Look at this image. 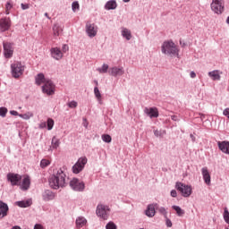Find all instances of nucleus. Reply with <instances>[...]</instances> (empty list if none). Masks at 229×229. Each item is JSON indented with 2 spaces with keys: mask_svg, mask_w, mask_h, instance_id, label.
I'll return each mask as SVG.
<instances>
[{
  "mask_svg": "<svg viewBox=\"0 0 229 229\" xmlns=\"http://www.w3.org/2000/svg\"><path fill=\"white\" fill-rule=\"evenodd\" d=\"M48 183L50 188L55 191L64 189V187H67V184L69 183V176H67V174L62 168L54 170L53 174L50 175L48 179Z\"/></svg>",
  "mask_w": 229,
  "mask_h": 229,
  "instance_id": "f257e3e1",
  "label": "nucleus"
},
{
  "mask_svg": "<svg viewBox=\"0 0 229 229\" xmlns=\"http://www.w3.org/2000/svg\"><path fill=\"white\" fill-rule=\"evenodd\" d=\"M161 51L164 55H172V56L178 55L180 50L173 41H165L161 47Z\"/></svg>",
  "mask_w": 229,
  "mask_h": 229,
  "instance_id": "f03ea898",
  "label": "nucleus"
},
{
  "mask_svg": "<svg viewBox=\"0 0 229 229\" xmlns=\"http://www.w3.org/2000/svg\"><path fill=\"white\" fill-rule=\"evenodd\" d=\"M175 189L183 198H189L192 194V187L182 182H176Z\"/></svg>",
  "mask_w": 229,
  "mask_h": 229,
  "instance_id": "7ed1b4c3",
  "label": "nucleus"
},
{
  "mask_svg": "<svg viewBox=\"0 0 229 229\" xmlns=\"http://www.w3.org/2000/svg\"><path fill=\"white\" fill-rule=\"evenodd\" d=\"M13 78H21L24 74V65L21 62H15L11 64Z\"/></svg>",
  "mask_w": 229,
  "mask_h": 229,
  "instance_id": "20e7f679",
  "label": "nucleus"
},
{
  "mask_svg": "<svg viewBox=\"0 0 229 229\" xmlns=\"http://www.w3.org/2000/svg\"><path fill=\"white\" fill-rule=\"evenodd\" d=\"M15 44L8 41L3 42V47H4V56L7 60H10V58L13 57V52L15 51Z\"/></svg>",
  "mask_w": 229,
  "mask_h": 229,
  "instance_id": "39448f33",
  "label": "nucleus"
},
{
  "mask_svg": "<svg viewBox=\"0 0 229 229\" xmlns=\"http://www.w3.org/2000/svg\"><path fill=\"white\" fill-rule=\"evenodd\" d=\"M87 162H89V159H87V157H81L78 159V161L75 163V165L72 166V173L74 174H80L81 171L85 169V165H87Z\"/></svg>",
  "mask_w": 229,
  "mask_h": 229,
  "instance_id": "423d86ee",
  "label": "nucleus"
},
{
  "mask_svg": "<svg viewBox=\"0 0 229 229\" xmlns=\"http://www.w3.org/2000/svg\"><path fill=\"white\" fill-rule=\"evenodd\" d=\"M87 162H89V159H87V157H81L78 159V161L75 163V165L72 166V173L74 174H80L81 171L85 169V165H87Z\"/></svg>",
  "mask_w": 229,
  "mask_h": 229,
  "instance_id": "0eeeda50",
  "label": "nucleus"
},
{
  "mask_svg": "<svg viewBox=\"0 0 229 229\" xmlns=\"http://www.w3.org/2000/svg\"><path fill=\"white\" fill-rule=\"evenodd\" d=\"M6 178L12 187H19V185H21V182H22V175L15 173H8Z\"/></svg>",
  "mask_w": 229,
  "mask_h": 229,
  "instance_id": "6e6552de",
  "label": "nucleus"
},
{
  "mask_svg": "<svg viewBox=\"0 0 229 229\" xmlns=\"http://www.w3.org/2000/svg\"><path fill=\"white\" fill-rule=\"evenodd\" d=\"M210 6L212 12L216 13V15H221L225 12V3H223V0H212Z\"/></svg>",
  "mask_w": 229,
  "mask_h": 229,
  "instance_id": "1a4fd4ad",
  "label": "nucleus"
},
{
  "mask_svg": "<svg viewBox=\"0 0 229 229\" xmlns=\"http://www.w3.org/2000/svg\"><path fill=\"white\" fill-rule=\"evenodd\" d=\"M70 187L76 192H83L85 191V182L80 181L78 178H73L70 181Z\"/></svg>",
  "mask_w": 229,
  "mask_h": 229,
  "instance_id": "9d476101",
  "label": "nucleus"
},
{
  "mask_svg": "<svg viewBox=\"0 0 229 229\" xmlns=\"http://www.w3.org/2000/svg\"><path fill=\"white\" fill-rule=\"evenodd\" d=\"M108 212H110L108 206H105L103 204L98 205L96 213L98 217L106 221V219H108Z\"/></svg>",
  "mask_w": 229,
  "mask_h": 229,
  "instance_id": "9b49d317",
  "label": "nucleus"
},
{
  "mask_svg": "<svg viewBox=\"0 0 229 229\" xmlns=\"http://www.w3.org/2000/svg\"><path fill=\"white\" fill-rule=\"evenodd\" d=\"M55 83L53 81L49 80L42 86L43 94H47V96H53L55 94Z\"/></svg>",
  "mask_w": 229,
  "mask_h": 229,
  "instance_id": "f8f14e48",
  "label": "nucleus"
},
{
  "mask_svg": "<svg viewBox=\"0 0 229 229\" xmlns=\"http://www.w3.org/2000/svg\"><path fill=\"white\" fill-rule=\"evenodd\" d=\"M12 28V20L10 17H4L0 19V32L4 33Z\"/></svg>",
  "mask_w": 229,
  "mask_h": 229,
  "instance_id": "ddd939ff",
  "label": "nucleus"
},
{
  "mask_svg": "<svg viewBox=\"0 0 229 229\" xmlns=\"http://www.w3.org/2000/svg\"><path fill=\"white\" fill-rule=\"evenodd\" d=\"M86 33L89 38H94L98 35V26L94 23L87 22L86 23Z\"/></svg>",
  "mask_w": 229,
  "mask_h": 229,
  "instance_id": "4468645a",
  "label": "nucleus"
},
{
  "mask_svg": "<svg viewBox=\"0 0 229 229\" xmlns=\"http://www.w3.org/2000/svg\"><path fill=\"white\" fill-rule=\"evenodd\" d=\"M18 187L21 191H28L31 187V178H30V175H25Z\"/></svg>",
  "mask_w": 229,
  "mask_h": 229,
  "instance_id": "2eb2a0df",
  "label": "nucleus"
},
{
  "mask_svg": "<svg viewBox=\"0 0 229 229\" xmlns=\"http://www.w3.org/2000/svg\"><path fill=\"white\" fill-rule=\"evenodd\" d=\"M144 114H146V115H148V117H150V119H154L158 117L159 113H158V108L157 107H145L144 108Z\"/></svg>",
  "mask_w": 229,
  "mask_h": 229,
  "instance_id": "dca6fc26",
  "label": "nucleus"
},
{
  "mask_svg": "<svg viewBox=\"0 0 229 229\" xmlns=\"http://www.w3.org/2000/svg\"><path fill=\"white\" fill-rule=\"evenodd\" d=\"M56 198V193L53 192L51 190H45L42 192L43 201H53Z\"/></svg>",
  "mask_w": 229,
  "mask_h": 229,
  "instance_id": "f3484780",
  "label": "nucleus"
},
{
  "mask_svg": "<svg viewBox=\"0 0 229 229\" xmlns=\"http://www.w3.org/2000/svg\"><path fill=\"white\" fill-rule=\"evenodd\" d=\"M51 56L55 60H62L64 58V53L59 47H52L50 49Z\"/></svg>",
  "mask_w": 229,
  "mask_h": 229,
  "instance_id": "a211bd4d",
  "label": "nucleus"
},
{
  "mask_svg": "<svg viewBox=\"0 0 229 229\" xmlns=\"http://www.w3.org/2000/svg\"><path fill=\"white\" fill-rule=\"evenodd\" d=\"M8 210H10L8 204L3 202V200H0V219H3L8 216Z\"/></svg>",
  "mask_w": 229,
  "mask_h": 229,
  "instance_id": "6ab92c4d",
  "label": "nucleus"
},
{
  "mask_svg": "<svg viewBox=\"0 0 229 229\" xmlns=\"http://www.w3.org/2000/svg\"><path fill=\"white\" fill-rule=\"evenodd\" d=\"M217 146L220 151H222V153H225V155H229V141H226V140L218 141Z\"/></svg>",
  "mask_w": 229,
  "mask_h": 229,
  "instance_id": "aec40b11",
  "label": "nucleus"
},
{
  "mask_svg": "<svg viewBox=\"0 0 229 229\" xmlns=\"http://www.w3.org/2000/svg\"><path fill=\"white\" fill-rule=\"evenodd\" d=\"M108 72L111 76H114V77L123 76V74H124V69L123 67L118 68V67L114 66V67L110 68Z\"/></svg>",
  "mask_w": 229,
  "mask_h": 229,
  "instance_id": "412c9836",
  "label": "nucleus"
},
{
  "mask_svg": "<svg viewBox=\"0 0 229 229\" xmlns=\"http://www.w3.org/2000/svg\"><path fill=\"white\" fill-rule=\"evenodd\" d=\"M49 81V79H46V76L44 75V73H38L36 77H35V83L38 86L40 85H44L46 84L47 81Z\"/></svg>",
  "mask_w": 229,
  "mask_h": 229,
  "instance_id": "4be33fe9",
  "label": "nucleus"
},
{
  "mask_svg": "<svg viewBox=\"0 0 229 229\" xmlns=\"http://www.w3.org/2000/svg\"><path fill=\"white\" fill-rule=\"evenodd\" d=\"M201 173H202V176H203V180L206 183V185H210V173L208 172V167H203L201 169Z\"/></svg>",
  "mask_w": 229,
  "mask_h": 229,
  "instance_id": "5701e85b",
  "label": "nucleus"
},
{
  "mask_svg": "<svg viewBox=\"0 0 229 229\" xmlns=\"http://www.w3.org/2000/svg\"><path fill=\"white\" fill-rule=\"evenodd\" d=\"M155 207H157V204H149L145 211L146 216L148 217H154L156 211Z\"/></svg>",
  "mask_w": 229,
  "mask_h": 229,
  "instance_id": "b1692460",
  "label": "nucleus"
},
{
  "mask_svg": "<svg viewBox=\"0 0 229 229\" xmlns=\"http://www.w3.org/2000/svg\"><path fill=\"white\" fill-rule=\"evenodd\" d=\"M208 74L209 78L213 80V81H219L221 80V75L219 74L218 70H214L212 72H209Z\"/></svg>",
  "mask_w": 229,
  "mask_h": 229,
  "instance_id": "393cba45",
  "label": "nucleus"
},
{
  "mask_svg": "<svg viewBox=\"0 0 229 229\" xmlns=\"http://www.w3.org/2000/svg\"><path fill=\"white\" fill-rule=\"evenodd\" d=\"M117 8V2L115 0H109L105 4V10H115Z\"/></svg>",
  "mask_w": 229,
  "mask_h": 229,
  "instance_id": "a878e982",
  "label": "nucleus"
},
{
  "mask_svg": "<svg viewBox=\"0 0 229 229\" xmlns=\"http://www.w3.org/2000/svg\"><path fill=\"white\" fill-rule=\"evenodd\" d=\"M76 226L77 228H83V226H85V225H87V218L86 217H83V216H79L77 219H76Z\"/></svg>",
  "mask_w": 229,
  "mask_h": 229,
  "instance_id": "bb28decb",
  "label": "nucleus"
},
{
  "mask_svg": "<svg viewBox=\"0 0 229 229\" xmlns=\"http://www.w3.org/2000/svg\"><path fill=\"white\" fill-rule=\"evenodd\" d=\"M122 37H123V38H126V40H131V30L126 29V28H123L122 29Z\"/></svg>",
  "mask_w": 229,
  "mask_h": 229,
  "instance_id": "cd10ccee",
  "label": "nucleus"
},
{
  "mask_svg": "<svg viewBox=\"0 0 229 229\" xmlns=\"http://www.w3.org/2000/svg\"><path fill=\"white\" fill-rule=\"evenodd\" d=\"M16 205L21 208H28V207H31V200H21L17 201Z\"/></svg>",
  "mask_w": 229,
  "mask_h": 229,
  "instance_id": "c85d7f7f",
  "label": "nucleus"
},
{
  "mask_svg": "<svg viewBox=\"0 0 229 229\" xmlns=\"http://www.w3.org/2000/svg\"><path fill=\"white\" fill-rule=\"evenodd\" d=\"M94 94H95V97L97 98L99 105H103V99H102L101 92L99 91V88H98V86H96L94 88Z\"/></svg>",
  "mask_w": 229,
  "mask_h": 229,
  "instance_id": "c756f323",
  "label": "nucleus"
},
{
  "mask_svg": "<svg viewBox=\"0 0 229 229\" xmlns=\"http://www.w3.org/2000/svg\"><path fill=\"white\" fill-rule=\"evenodd\" d=\"M62 30H63L62 27L58 23L54 24L53 31H54L55 37H59L60 33H62Z\"/></svg>",
  "mask_w": 229,
  "mask_h": 229,
  "instance_id": "7c9ffc66",
  "label": "nucleus"
},
{
  "mask_svg": "<svg viewBox=\"0 0 229 229\" xmlns=\"http://www.w3.org/2000/svg\"><path fill=\"white\" fill-rule=\"evenodd\" d=\"M52 146V149H58V148L60 147V140H58V138H56V136H54L52 138V142H51Z\"/></svg>",
  "mask_w": 229,
  "mask_h": 229,
  "instance_id": "2f4dec72",
  "label": "nucleus"
},
{
  "mask_svg": "<svg viewBox=\"0 0 229 229\" xmlns=\"http://www.w3.org/2000/svg\"><path fill=\"white\" fill-rule=\"evenodd\" d=\"M172 208L174 210H175L177 216H179L180 217H182V216H183L185 214V211L183 209H182V208H180V206H173Z\"/></svg>",
  "mask_w": 229,
  "mask_h": 229,
  "instance_id": "473e14b6",
  "label": "nucleus"
},
{
  "mask_svg": "<svg viewBox=\"0 0 229 229\" xmlns=\"http://www.w3.org/2000/svg\"><path fill=\"white\" fill-rule=\"evenodd\" d=\"M48 165H51V161L49 159L44 158L40 161L41 169H46Z\"/></svg>",
  "mask_w": 229,
  "mask_h": 229,
  "instance_id": "72a5a7b5",
  "label": "nucleus"
},
{
  "mask_svg": "<svg viewBox=\"0 0 229 229\" xmlns=\"http://www.w3.org/2000/svg\"><path fill=\"white\" fill-rule=\"evenodd\" d=\"M97 71L100 72V74H106L108 72V64H104L101 68H98Z\"/></svg>",
  "mask_w": 229,
  "mask_h": 229,
  "instance_id": "f704fd0d",
  "label": "nucleus"
},
{
  "mask_svg": "<svg viewBox=\"0 0 229 229\" xmlns=\"http://www.w3.org/2000/svg\"><path fill=\"white\" fill-rule=\"evenodd\" d=\"M13 8V4L11 1L7 2L5 4V14L10 15V10Z\"/></svg>",
  "mask_w": 229,
  "mask_h": 229,
  "instance_id": "c9c22d12",
  "label": "nucleus"
},
{
  "mask_svg": "<svg viewBox=\"0 0 229 229\" xmlns=\"http://www.w3.org/2000/svg\"><path fill=\"white\" fill-rule=\"evenodd\" d=\"M224 220L227 225H229V211L228 208H224V214H223Z\"/></svg>",
  "mask_w": 229,
  "mask_h": 229,
  "instance_id": "e433bc0d",
  "label": "nucleus"
},
{
  "mask_svg": "<svg viewBox=\"0 0 229 229\" xmlns=\"http://www.w3.org/2000/svg\"><path fill=\"white\" fill-rule=\"evenodd\" d=\"M101 138L102 140L104 142H106L107 144H110V142H112V136H110L109 134H103Z\"/></svg>",
  "mask_w": 229,
  "mask_h": 229,
  "instance_id": "4c0bfd02",
  "label": "nucleus"
},
{
  "mask_svg": "<svg viewBox=\"0 0 229 229\" xmlns=\"http://www.w3.org/2000/svg\"><path fill=\"white\" fill-rule=\"evenodd\" d=\"M72 12H78V10H80V3H78V1L72 2Z\"/></svg>",
  "mask_w": 229,
  "mask_h": 229,
  "instance_id": "58836bf2",
  "label": "nucleus"
},
{
  "mask_svg": "<svg viewBox=\"0 0 229 229\" xmlns=\"http://www.w3.org/2000/svg\"><path fill=\"white\" fill-rule=\"evenodd\" d=\"M47 124V130H53V126H55V120H53L52 118H48Z\"/></svg>",
  "mask_w": 229,
  "mask_h": 229,
  "instance_id": "ea45409f",
  "label": "nucleus"
},
{
  "mask_svg": "<svg viewBox=\"0 0 229 229\" xmlns=\"http://www.w3.org/2000/svg\"><path fill=\"white\" fill-rule=\"evenodd\" d=\"M8 114V109L6 107H0V117H6Z\"/></svg>",
  "mask_w": 229,
  "mask_h": 229,
  "instance_id": "a19ab883",
  "label": "nucleus"
},
{
  "mask_svg": "<svg viewBox=\"0 0 229 229\" xmlns=\"http://www.w3.org/2000/svg\"><path fill=\"white\" fill-rule=\"evenodd\" d=\"M154 135L156 137H164V135H165V131H158V130H155L154 131Z\"/></svg>",
  "mask_w": 229,
  "mask_h": 229,
  "instance_id": "79ce46f5",
  "label": "nucleus"
},
{
  "mask_svg": "<svg viewBox=\"0 0 229 229\" xmlns=\"http://www.w3.org/2000/svg\"><path fill=\"white\" fill-rule=\"evenodd\" d=\"M19 117H21V119H30V117H33V114L31 113H28V114H19Z\"/></svg>",
  "mask_w": 229,
  "mask_h": 229,
  "instance_id": "37998d69",
  "label": "nucleus"
},
{
  "mask_svg": "<svg viewBox=\"0 0 229 229\" xmlns=\"http://www.w3.org/2000/svg\"><path fill=\"white\" fill-rule=\"evenodd\" d=\"M106 229H117V225H115L114 222H109L106 224Z\"/></svg>",
  "mask_w": 229,
  "mask_h": 229,
  "instance_id": "c03bdc74",
  "label": "nucleus"
},
{
  "mask_svg": "<svg viewBox=\"0 0 229 229\" xmlns=\"http://www.w3.org/2000/svg\"><path fill=\"white\" fill-rule=\"evenodd\" d=\"M69 108H76L78 106V102L72 100L67 104Z\"/></svg>",
  "mask_w": 229,
  "mask_h": 229,
  "instance_id": "a18cd8bd",
  "label": "nucleus"
},
{
  "mask_svg": "<svg viewBox=\"0 0 229 229\" xmlns=\"http://www.w3.org/2000/svg\"><path fill=\"white\" fill-rule=\"evenodd\" d=\"M158 212H160L163 216H167V210H165V208L164 207L159 208Z\"/></svg>",
  "mask_w": 229,
  "mask_h": 229,
  "instance_id": "49530a36",
  "label": "nucleus"
},
{
  "mask_svg": "<svg viewBox=\"0 0 229 229\" xmlns=\"http://www.w3.org/2000/svg\"><path fill=\"white\" fill-rule=\"evenodd\" d=\"M170 195L172 198H176V196H178V192H176V190H172Z\"/></svg>",
  "mask_w": 229,
  "mask_h": 229,
  "instance_id": "de8ad7c7",
  "label": "nucleus"
},
{
  "mask_svg": "<svg viewBox=\"0 0 229 229\" xmlns=\"http://www.w3.org/2000/svg\"><path fill=\"white\" fill-rule=\"evenodd\" d=\"M21 6L22 10H28L30 8V4H21Z\"/></svg>",
  "mask_w": 229,
  "mask_h": 229,
  "instance_id": "09e8293b",
  "label": "nucleus"
},
{
  "mask_svg": "<svg viewBox=\"0 0 229 229\" xmlns=\"http://www.w3.org/2000/svg\"><path fill=\"white\" fill-rule=\"evenodd\" d=\"M62 49H63V53H67V51H69V46L68 45H64Z\"/></svg>",
  "mask_w": 229,
  "mask_h": 229,
  "instance_id": "8fccbe9b",
  "label": "nucleus"
},
{
  "mask_svg": "<svg viewBox=\"0 0 229 229\" xmlns=\"http://www.w3.org/2000/svg\"><path fill=\"white\" fill-rule=\"evenodd\" d=\"M166 226L168 228H171V226H173V222H171V219L169 218L166 219Z\"/></svg>",
  "mask_w": 229,
  "mask_h": 229,
  "instance_id": "3c124183",
  "label": "nucleus"
},
{
  "mask_svg": "<svg viewBox=\"0 0 229 229\" xmlns=\"http://www.w3.org/2000/svg\"><path fill=\"white\" fill-rule=\"evenodd\" d=\"M223 114H224V115H225V117H228V115H229V107L225 108V109L223 111Z\"/></svg>",
  "mask_w": 229,
  "mask_h": 229,
  "instance_id": "603ef678",
  "label": "nucleus"
},
{
  "mask_svg": "<svg viewBox=\"0 0 229 229\" xmlns=\"http://www.w3.org/2000/svg\"><path fill=\"white\" fill-rule=\"evenodd\" d=\"M34 229H44V226H42L40 224H36Z\"/></svg>",
  "mask_w": 229,
  "mask_h": 229,
  "instance_id": "864d4df0",
  "label": "nucleus"
},
{
  "mask_svg": "<svg viewBox=\"0 0 229 229\" xmlns=\"http://www.w3.org/2000/svg\"><path fill=\"white\" fill-rule=\"evenodd\" d=\"M11 115H19V112L15 111V110H12L10 111Z\"/></svg>",
  "mask_w": 229,
  "mask_h": 229,
  "instance_id": "5fc2aeb1",
  "label": "nucleus"
},
{
  "mask_svg": "<svg viewBox=\"0 0 229 229\" xmlns=\"http://www.w3.org/2000/svg\"><path fill=\"white\" fill-rule=\"evenodd\" d=\"M190 137H191L192 142H196V136L195 135L190 134Z\"/></svg>",
  "mask_w": 229,
  "mask_h": 229,
  "instance_id": "6e6d98bb",
  "label": "nucleus"
},
{
  "mask_svg": "<svg viewBox=\"0 0 229 229\" xmlns=\"http://www.w3.org/2000/svg\"><path fill=\"white\" fill-rule=\"evenodd\" d=\"M190 76L192 79L196 78V72H191Z\"/></svg>",
  "mask_w": 229,
  "mask_h": 229,
  "instance_id": "4d7b16f0",
  "label": "nucleus"
},
{
  "mask_svg": "<svg viewBox=\"0 0 229 229\" xmlns=\"http://www.w3.org/2000/svg\"><path fill=\"white\" fill-rule=\"evenodd\" d=\"M46 126H47L46 122L41 123L39 124V128H46Z\"/></svg>",
  "mask_w": 229,
  "mask_h": 229,
  "instance_id": "13d9d810",
  "label": "nucleus"
},
{
  "mask_svg": "<svg viewBox=\"0 0 229 229\" xmlns=\"http://www.w3.org/2000/svg\"><path fill=\"white\" fill-rule=\"evenodd\" d=\"M171 119H172V121H178V116H176V115H172V116H171Z\"/></svg>",
  "mask_w": 229,
  "mask_h": 229,
  "instance_id": "bf43d9fd",
  "label": "nucleus"
},
{
  "mask_svg": "<svg viewBox=\"0 0 229 229\" xmlns=\"http://www.w3.org/2000/svg\"><path fill=\"white\" fill-rule=\"evenodd\" d=\"M45 17H47L48 19H51V17H49V13H45Z\"/></svg>",
  "mask_w": 229,
  "mask_h": 229,
  "instance_id": "052dcab7",
  "label": "nucleus"
},
{
  "mask_svg": "<svg viewBox=\"0 0 229 229\" xmlns=\"http://www.w3.org/2000/svg\"><path fill=\"white\" fill-rule=\"evenodd\" d=\"M94 83H95L96 87H98V85H99V83L98 82V81H94Z\"/></svg>",
  "mask_w": 229,
  "mask_h": 229,
  "instance_id": "680f3d73",
  "label": "nucleus"
},
{
  "mask_svg": "<svg viewBox=\"0 0 229 229\" xmlns=\"http://www.w3.org/2000/svg\"><path fill=\"white\" fill-rule=\"evenodd\" d=\"M123 3H130V0H123Z\"/></svg>",
  "mask_w": 229,
  "mask_h": 229,
  "instance_id": "e2e57ef3",
  "label": "nucleus"
},
{
  "mask_svg": "<svg viewBox=\"0 0 229 229\" xmlns=\"http://www.w3.org/2000/svg\"><path fill=\"white\" fill-rule=\"evenodd\" d=\"M226 23L229 24V16L226 19Z\"/></svg>",
  "mask_w": 229,
  "mask_h": 229,
  "instance_id": "0e129e2a",
  "label": "nucleus"
},
{
  "mask_svg": "<svg viewBox=\"0 0 229 229\" xmlns=\"http://www.w3.org/2000/svg\"><path fill=\"white\" fill-rule=\"evenodd\" d=\"M227 118L229 119V114L227 115Z\"/></svg>",
  "mask_w": 229,
  "mask_h": 229,
  "instance_id": "69168bd1",
  "label": "nucleus"
},
{
  "mask_svg": "<svg viewBox=\"0 0 229 229\" xmlns=\"http://www.w3.org/2000/svg\"><path fill=\"white\" fill-rule=\"evenodd\" d=\"M0 53H1V47H0Z\"/></svg>",
  "mask_w": 229,
  "mask_h": 229,
  "instance_id": "338daca9",
  "label": "nucleus"
},
{
  "mask_svg": "<svg viewBox=\"0 0 229 229\" xmlns=\"http://www.w3.org/2000/svg\"><path fill=\"white\" fill-rule=\"evenodd\" d=\"M225 229H229L228 227H226Z\"/></svg>",
  "mask_w": 229,
  "mask_h": 229,
  "instance_id": "774afa93",
  "label": "nucleus"
}]
</instances>
